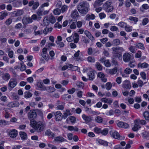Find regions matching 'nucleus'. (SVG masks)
I'll return each instance as SVG.
<instances>
[{
    "label": "nucleus",
    "instance_id": "8",
    "mask_svg": "<svg viewBox=\"0 0 149 149\" xmlns=\"http://www.w3.org/2000/svg\"><path fill=\"white\" fill-rule=\"evenodd\" d=\"M65 103L63 102L58 100L56 104V106L57 109L58 110H63L64 108Z\"/></svg>",
    "mask_w": 149,
    "mask_h": 149
},
{
    "label": "nucleus",
    "instance_id": "43",
    "mask_svg": "<svg viewBox=\"0 0 149 149\" xmlns=\"http://www.w3.org/2000/svg\"><path fill=\"white\" fill-rule=\"evenodd\" d=\"M136 48H138L141 49H144L145 47L143 44L141 43H138L137 44L136 46Z\"/></svg>",
    "mask_w": 149,
    "mask_h": 149
},
{
    "label": "nucleus",
    "instance_id": "21",
    "mask_svg": "<svg viewBox=\"0 0 149 149\" xmlns=\"http://www.w3.org/2000/svg\"><path fill=\"white\" fill-rule=\"evenodd\" d=\"M5 81H8L10 78V75L8 73L3 74L1 77Z\"/></svg>",
    "mask_w": 149,
    "mask_h": 149
},
{
    "label": "nucleus",
    "instance_id": "41",
    "mask_svg": "<svg viewBox=\"0 0 149 149\" xmlns=\"http://www.w3.org/2000/svg\"><path fill=\"white\" fill-rule=\"evenodd\" d=\"M95 66L99 70H102V66L99 62H97L95 64Z\"/></svg>",
    "mask_w": 149,
    "mask_h": 149
},
{
    "label": "nucleus",
    "instance_id": "13",
    "mask_svg": "<svg viewBox=\"0 0 149 149\" xmlns=\"http://www.w3.org/2000/svg\"><path fill=\"white\" fill-rule=\"evenodd\" d=\"M82 118L85 121L86 123H87L91 121V117L90 116H87L85 114H83L82 115Z\"/></svg>",
    "mask_w": 149,
    "mask_h": 149
},
{
    "label": "nucleus",
    "instance_id": "42",
    "mask_svg": "<svg viewBox=\"0 0 149 149\" xmlns=\"http://www.w3.org/2000/svg\"><path fill=\"white\" fill-rule=\"evenodd\" d=\"M105 85H106V89L107 91H109V90H110L111 89V88L112 86V84H111V83L110 82H108Z\"/></svg>",
    "mask_w": 149,
    "mask_h": 149
},
{
    "label": "nucleus",
    "instance_id": "40",
    "mask_svg": "<svg viewBox=\"0 0 149 149\" xmlns=\"http://www.w3.org/2000/svg\"><path fill=\"white\" fill-rule=\"evenodd\" d=\"M49 22H50L51 23L54 24L56 22V19L52 15L50 16L49 17Z\"/></svg>",
    "mask_w": 149,
    "mask_h": 149
},
{
    "label": "nucleus",
    "instance_id": "64",
    "mask_svg": "<svg viewBox=\"0 0 149 149\" xmlns=\"http://www.w3.org/2000/svg\"><path fill=\"white\" fill-rule=\"evenodd\" d=\"M101 134L104 135H106L108 133V130L107 129H104L101 131Z\"/></svg>",
    "mask_w": 149,
    "mask_h": 149
},
{
    "label": "nucleus",
    "instance_id": "15",
    "mask_svg": "<svg viewBox=\"0 0 149 149\" xmlns=\"http://www.w3.org/2000/svg\"><path fill=\"white\" fill-rule=\"evenodd\" d=\"M88 76L89 77V79L90 80H93L95 78L94 72L92 71H89L87 73Z\"/></svg>",
    "mask_w": 149,
    "mask_h": 149
},
{
    "label": "nucleus",
    "instance_id": "39",
    "mask_svg": "<svg viewBox=\"0 0 149 149\" xmlns=\"http://www.w3.org/2000/svg\"><path fill=\"white\" fill-rule=\"evenodd\" d=\"M112 2L111 0H109L107 1L103 5V8L111 6Z\"/></svg>",
    "mask_w": 149,
    "mask_h": 149
},
{
    "label": "nucleus",
    "instance_id": "38",
    "mask_svg": "<svg viewBox=\"0 0 149 149\" xmlns=\"http://www.w3.org/2000/svg\"><path fill=\"white\" fill-rule=\"evenodd\" d=\"M71 96L70 95H68V94H65L63 95L62 97L64 100H68L71 98Z\"/></svg>",
    "mask_w": 149,
    "mask_h": 149
},
{
    "label": "nucleus",
    "instance_id": "10",
    "mask_svg": "<svg viewBox=\"0 0 149 149\" xmlns=\"http://www.w3.org/2000/svg\"><path fill=\"white\" fill-rule=\"evenodd\" d=\"M132 56L129 53H125L123 56V61L125 62L129 61L131 58Z\"/></svg>",
    "mask_w": 149,
    "mask_h": 149
},
{
    "label": "nucleus",
    "instance_id": "32",
    "mask_svg": "<svg viewBox=\"0 0 149 149\" xmlns=\"http://www.w3.org/2000/svg\"><path fill=\"white\" fill-rule=\"evenodd\" d=\"M143 116L145 119L149 121V112L148 111H145L144 112Z\"/></svg>",
    "mask_w": 149,
    "mask_h": 149
},
{
    "label": "nucleus",
    "instance_id": "2",
    "mask_svg": "<svg viewBox=\"0 0 149 149\" xmlns=\"http://www.w3.org/2000/svg\"><path fill=\"white\" fill-rule=\"evenodd\" d=\"M89 7L88 3L86 1H84L79 3L77 6V9L80 13L85 15L88 11Z\"/></svg>",
    "mask_w": 149,
    "mask_h": 149
},
{
    "label": "nucleus",
    "instance_id": "6",
    "mask_svg": "<svg viewBox=\"0 0 149 149\" xmlns=\"http://www.w3.org/2000/svg\"><path fill=\"white\" fill-rule=\"evenodd\" d=\"M56 121H61L63 118V115L60 111H58L54 113Z\"/></svg>",
    "mask_w": 149,
    "mask_h": 149
},
{
    "label": "nucleus",
    "instance_id": "56",
    "mask_svg": "<svg viewBox=\"0 0 149 149\" xmlns=\"http://www.w3.org/2000/svg\"><path fill=\"white\" fill-rule=\"evenodd\" d=\"M21 65V67L20 68L21 71H24L26 69V65L23 63H20Z\"/></svg>",
    "mask_w": 149,
    "mask_h": 149
},
{
    "label": "nucleus",
    "instance_id": "14",
    "mask_svg": "<svg viewBox=\"0 0 149 149\" xmlns=\"http://www.w3.org/2000/svg\"><path fill=\"white\" fill-rule=\"evenodd\" d=\"M84 34L92 41H94V38L88 31H84Z\"/></svg>",
    "mask_w": 149,
    "mask_h": 149
},
{
    "label": "nucleus",
    "instance_id": "61",
    "mask_svg": "<svg viewBox=\"0 0 149 149\" xmlns=\"http://www.w3.org/2000/svg\"><path fill=\"white\" fill-rule=\"evenodd\" d=\"M47 90L48 92H52L54 91L55 90V89L52 87L50 86L49 87H47Z\"/></svg>",
    "mask_w": 149,
    "mask_h": 149
},
{
    "label": "nucleus",
    "instance_id": "57",
    "mask_svg": "<svg viewBox=\"0 0 149 149\" xmlns=\"http://www.w3.org/2000/svg\"><path fill=\"white\" fill-rule=\"evenodd\" d=\"M60 10L58 8H56L54 11V14L56 15H59L60 14Z\"/></svg>",
    "mask_w": 149,
    "mask_h": 149
},
{
    "label": "nucleus",
    "instance_id": "63",
    "mask_svg": "<svg viewBox=\"0 0 149 149\" xmlns=\"http://www.w3.org/2000/svg\"><path fill=\"white\" fill-rule=\"evenodd\" d=\"M113 42L116 45H119L120 44V40L118 39H116L113 40Z\"/></svg>",
    "mask_w": 149,
    "mask_h": 149
},
{
    "label": "nucleus",
    "instance_id": "23",
    "mask_svg": "<svg viewBox=\"0 0 149 149\" xmlns=\"http://www.w3.org/2000/svg\"><path fill=\"white\" fill-rule=\"evenodd\" d=\"M138 120H135V124L134 127L132 128V130L134 131H136L138 130L139 128H140V127L137 124Z\"/></svg>",
    "mask_w": 149,
    "mask_h": 149
},
{
    "label": "nucleus",
    "instance_id": "3",
    "mask_svg": "<svg viewBox=\"0 0 149 149\" xmlns=\"http://www.w3.org/2000/svg\"><path fill=\"white\" fill-rule=\"evenodd\" d=\"M112 49L113 50L112 53L118 58L122 56V53L121 52L124 51L122 47H113Z\"/></svg>",
    "mask_w": 149,
    "mask_h": 149
},
{
    "label": "nucleus",
    "instance_id": "28",
    "mask_svg": "<svg viewBox=\"0 0 149 149\" xmlns=\"http://www.w3.org/2000/svg\"><path fill=\"white\" fill-rule=\"evenodd\" d=\"M68 137L69 140H72V139L73 140H78V137L76 135L74 136H73V135L72 134H69L68 135Z\"/></svg>",
    "mask_w": 149,
    "mask_h": 149
},
{
    "label": "nucleus",
    "instance_id": "49",
    "mask_svg": "<svg viewBox=\"0 0 149 149\" xmlns=\"http://www.w3.org/2000/svg\"><path fill=\"white\" fill-rule=\"evenodd\" d=\"M124 72L125 74H129L132 72V70L130 68H127L125 70Z\"/></svg>",
    "mask_w": 149,
    "mask_h": 149
},
{
    "label": "nucleus",
    "instance_id": "20",
    "mask_svg": "<svg viewBox=\"0 0 149 149\" xmlns=\"http://www.w3.org/2000/svg\"><path fill=\"white\" fill-rule=\"evenodd\" d=\"M106 0H97L93 4V6L95 8L99 6L102 4V2Z\"/></svg>",
    "mask_w": 149,
    "mask_h": 149
},
{
    "label": "nucleus",
    "instance_id": "50",
    "mask_svg": "<svg viewBox=\"0 0 149 149\" xmlns=\"http://www.w3.org/2000/svg\"><path fill=\"white\" fill-rule=\"evenodd\" d=\"M123 87L127 89H130L131 88V85L130 83L125 84L123 85Z\"/></svg>",
    "mask_w": 149,
    "mask_h": 149
},
{
    "label": "nucleus",
    "instance_id": "7",
    "mask_svg": "<svg viewBox=\"0 0 149 149\" xmlns=\"http://www.w3.org/2000/svg\"><path fill=\"white\" fill-rule=\"evenodd\" d=\"M17 84V83L16 80L14 79L11 78L8 84V86L9 87L13 89L16 86Z\"/></svg>",
    "mask_w": 149,
    "mask_h": 149
},
{
    "label": "nucleus",
    "instance_id": "19",
    "mask_svg": "<svg viewBox=\"0 0 149 149\" xmlns=\"http://www.w3.org/2000/svg\"><path fill=\"white\" fill-rule=\"evenodd\" d=\"M79 16V14L76 9L72 11L71 14V17L74 19H76L78 18Z\"/></svg>",
    "mask_w": 149,
    "mask_h": 149
},
{
    "label": "nucleus",
    "instance_id": "55",
    "mask_svg": "<svg viewBox=\"0 0 149 149\" xmlns=\"http://www.w3.org/2000/svg\"><path fill=\"white\" fill-rule=\"evenodd\" d=\"M141 56V52L140 51H139L138 52L135 54V57L136 58H139Z\"/></svg>",
    "mask_w": 149,
    "mask_h": 149
},
{
    "label": "nucleus",
    "instance_id": "16",
    "mask_svg": "<svg viewBox=\"0 0 149 149\" xmlns=\"http://www.w3.org/2000/svg\"><path fill=\"white\" fill-rule=\"evenodd\" d=\"M117 125L119 127L124 128H127L129 127V125L123 122H120L118 123Z\"/></svg>",
    "mask_w": 149,
    "mask_h": 149
},
{
    "label": "nucleus",
    "instance_id": "37",
    "mask_svg": "<svg viewBox=\"0 0 149 149\" xmlns=\"http://www.w3.org/2000/svg\"><path fill=\"white\" fill-rule=\"evenodd\" d=\"M24 97L26 98H28L31 97L32 94L29 91H26L24 93Z\"/></svg>",
    "mask_w": 149,
    "mask_h": 149
},
{
    "label": "nucleus",
    "instance_id": "12",
    "mask_svg": "<svg viewBox=\"0 0 149 149\" xmlns=\"http://www.w3.org/2000/svg\"><path fill=\"white\" fill-rule=\"evenodd\" d=\"M118 68L117 67H115L113 69H107L106 70V72L109 74L113 75L115 74L117 72Z\"/></svg>",
    "mask_w": 149,
    "mask_h": 149
},
{
    "label": "nucleus",
    "instance_id": "60",
    "mask_svg": "<svg viewBox=\"0 0 149 149\" xmlns=\"http://www.w3.org/2000/svg\"><path fill=\"white\" fill-rule=\"evenodd\" d=\"M37 13L38 17H40V16L42 15V10L40 9L38 10Z\"/></svg>",
    "mask_w": 149,
    "mask_h": 149
},
{
    "label": "nucleus",
    "instance_id": "5",
    "mask_svg": "<svg viewBox=\"0 0 149 149\" xmlns=\"http://www.w3.org/2000/svg\"><path fill=\"white\" fill-rule=\"evenodd\" d=\"M47 48H44L42 49V53L41 54V55L46 61H48L49 59V56L48 54H47Z\"/></svg>",
    "mask_w": 149,
    "mask_h": 149
},
{
    "label": "nucleus",
    "instance_id": "1",
    "mask_svg": "<svg viewBox=\"0 0 149 149\" xmlns=\"http://www.w3.org/2000/svg\"><path fill=\"white\" fill-rule=\"evenodd\" d=\"M30 124L31 126L38 132H41L45 129L46 124L41 121L38 122L36 121H32L30 123Z\"/></svg>",
    "mask_w": 149,
    "mask_h": 149
},
{
    "label": "nucleus",
    "instance_id": "25",
    "mask_svg": "<svg viewBox=\"0 0 149 149\" xmlns=\"http://www.w3.org/2000/svg\"><path fill=\"white\" fill-rule=\"evenodd\" d=\"M19 134L22 139H27V134L25 132L21 131L19 132Z\"/></svg>",
    "mask_w": 149,
    "mask_h": 149
},
{
    "label": "nucleus",
    "instance_id": "24",
    "mask_svg": "<svg viewBox=\"0 0 149 149\" xmlns=\"http://www.w3.org/2000/svg\"><path fill=\"white\" fill-rule=\"evenodd\" d=\"M95 121L99 123H103L104 124H106V122H103V118L100 116H97L95 118Z\"/></svg>",
    "mask_w": 149,
    "mask_h": 149
},
{
    "label": "nucleus",
    "instance_id": "36",
    "mask_svg": "<svg viewBox=\"0 0 149 149\" xmlns=\"http://www.w3.org/2000/svg\"><path fill=\"white\" fill-rule=\"evenodd\" d=\"M8 15V13L5 12L0 13V19L2 20L5 17H6Z\"/></svg>",
    "mask_w": 149,
    "mask_h": 149
},
{
    "label": "nucleus",
    "instance_id": "54",
    "mask_svg": "<svg viewBox=\"0 0 149 149\" xmlns=\"http://www.w3.org/2000/svg\"><path fill=\"white\" fill-rule=\"evenodd\" d=\"M68 9V6L65 5L62 6L61 8V10L62 13H63L66 11Z\"/></svg>",
    "mask_w": 149,
    "mask_h": 149
},
{
    "label": "nucleus",
    "instance_id": "34",
    "mask_svg": "<svg viewBox=\"0 0 149 149\" xmlns=\"http://www.w3.org/2000/svg\"><path fill=\"white\" fill-rule=\"evenodd\" d=\"M106 11L109 13L112 11L113 9V6H110L105 7H104Z\"/></svg>",
    "mask_w": 149,
    "mask_h": 149
},
{
    "label": "nucleus",
    "instance_id": "59",
    "mask_svg": "<svg viewBox=\"0 0 149 149\" xmlns=\"http://www.w3.org/2000/svg\"><path fill=\"white\" fill-rule=\"evenodd\" d=\"M70 120L72 123H74L76 122V118L74 116H71L70 118Z\"/></svg>",
    "mask_w": 149,
    "mask_h": 149
},
{
    "label": "nucleus",
    "instance_id": "53",
    "mask_svg": "<svg viewBox=\"0 0 149 149\" xmlns=\"http://www.w3.org/2000/svg\"><path fill=\"white\" fill-rule=\"evenodd\" d=\"M148 18H145L142 21V24L143 25H145L148 23Z\"/></svg>",
    "mask_w": 149,
    "mask_h": 149
},
{
    "label": "nucleus",
    "instance_id": "35",
    "mask_svg": "<svg viewBox=\"0 0 149 149\" xmlns=\"http://www.w3.org/2000/svg\"><path fill=\"white\" fill-rule=\"evenodd\" d=\"M81 40L85 44L88 43L89 42V40L87 39L85 36H82Z\"/></svg>",
    "mask_w": 149,
    "mask_h": 149
},
{
    "label": "nucleus",
    "instance_id": "46",
    "mask_svg": "<svg viewBox=\"0 0 149 149\" xmlns=\"http://www.w3.org/2000/svg\"><path fill=\"white\" fill-rule=\"evenodd\" d=\"M129 19L130 20L134 21L135 22V24H136V22L138 21V18L132 16L130 17Z\"/></svg>",
    "mask_w": 149,
    "mask_h": 149
},
{
    "label": "nucleus",
    "instance_id": "52",
    "mask_svg": "<svg viewBox=\"0 0 149 149\" xmlns=\"http://www.w3.org/2000/svg\"><path fill=\"white\" fill-rule=\"evenodd\" d=\"M105 65L106 67H109L111 65V64L110 63L109 61L108 60H106L104 62Z\"/></svg>",
    "mask_w": 149,
    "mask_h": 149
},
{
    "label": "nucleus",
    "instance_id": "31",
    "mask_svg": "<svg viewBox=\"0 0 149 149\" xmlns=\"http://www.w3.org/2000/svg\"><path fill=\"white\" fill-rule=\"evenodd\" d=\"M71 115V113L70 112V111L69 110L67 109L66 111V112H64L63 113V118L65 119L68 116Z\"/></svg>",
    "mask_w": 149,
    "mask_h": 149
},
{
    "label": "nucleus",
    "instance_id": "30",
    "mask_svg": "<svg viewBox=\"0 0 149 149\" xmlns=\"http://www.w3.org/2000/svg\"><path fill=\"white\" fill-rule=\"evenodd\" d=\"M49 17H45L43 20V23L45 26H48L49 24Z\"/></svg>",
    "mask_w": 149,
    "mask_h": 149
},
{
    "label": "nucleus",
    "instance_id": "45",
    "mask_svg": "<svg viewBox=\"0 0 149 149\" xmlns=\"http://www.w3.org/2000/svg\"><path fill=\"white\" fill-rule=\"evenodd\" d=\"M127 24L123 22H121L119 23L118 25L122 28L125 27L126 26Z\"/></svg>",
    "mask_w": 149,
    "mask_h": 149
},
{
    "label": "nucleus",
    "instance_id": "18",
    "mask_svg": "<svg viewBox=\"0 0 149 149\" xmlns=\"http://www.w3.org/2000/svg\"><path fill=\"white\" fill-rule=\"evenodd\" d=\"M19 105V103L17 102H11L7 104V106L9 107L13 108L18 107Z\"/></svg>",
    "mask_w": 149,
    "mask_h": 149
},
{
    "label": "nucleus",
    "instance_id": "29",
    "mask_svg": "<svg viewBox=\"0 0 149 149\" xmlns=\"http://www.w3.org/2000/svg\"><path fill=\"white\" fill-rule=\"evenodd\" d=\"M111 136L115 139H118L120 137V135L117 132L115 131L112 132Z\"/></svg>",
    "mask_w": 149,
    "mask_h": 149
},
{
    "label": "nucleus",
    "instance_id": "17",
    "mask_svg": "<svg viewBox=\"0 0 149 149\" xmlns=\"http://www.w3.org/2000/svg\"><path fill=\"white\" fill-rule=\"evenodd\" d=\"M24 11L23 10L15 11L13 12V16L17 17L22 15L24 13Z\"/></svg>",
    "mask_w": 149,
    "mask_h": 149
},
{
    "label": "nucleus",
    "instance_id": "62",
    "mask_svg": "<svg viewBox=\"0 0 149 149\" xmlns=\"http://www.w3.org/2000/svg\"><path fill=\"white\" fill-rule=\"evenodd\" d=\"M93 53V50L91 47H89L88 49L87 53L89 55H91Z\"/></svg>",
    "mask_w": 149,
    "mask_h": 149
},
{
    "label": "nucleus",
    "instance_id": "22",
    "mask_svg": "<svg viewBox=\"0 0 149 149\" xmlns=\"http://www.w3.org/2000/svg\"><path fill=\"white\" fill-rule=\"evenodd\" d=\"M45 134L46 135L51 136L52 139L54 138L55 136V135L49 129L46 131Z\"/></svg>",
    "mask_w": 149,
    "mask_h": 149
},
{
    "label": "nucleus",
    "instance_id": "33",
    "mask_svg": "<svg viewBox=\"0 0 149 149\" xmlns=\"http://www.w3.org/2000/svg\"><path fill=\"white\" fill-rule=\"evenodd\" d=\"M52 28L51 27L50 28H47L46 27L43 31V33L46 34L49 32H51L52 30Z\"/></svg>",
    "mask_w": 149,
    "mask_h": 149
},
{
    "label": "nucleus",
    "instance_id": "48",
    "mask_svg": "<svg viewBox=\"0 0 149 149\" xmlns=\"http://www.w3.org/2000/svg\"><path fill=\"white\" fill-rule=\"evenodd\" d=\"M39 5V3L38 2H36L34 3L32 9L33 10L36 9Z\"/></svg>",
    "mask_w": 149,
    "mask_h": 149
},
{
    "label": "nucleus",
    "instance_id": "27",
    "mask_svg": "<svg viewBox=\"0 0 149 149\" xmlns=\"http://www.w3.org/2000/svg\"><path fill=\"white\" fill-rule=\"evenodd\" d=\"M38 86L39 88H41V90H47L48 88L44 86L42 82L38 83Z\"/></svg>",
    "mask_w": 149,
    "mask_h": 149
},
{
    "label": "nucleus",
    "instance_id": "11",
    "mask_svg": "<svg viewBox=\"0 0 149 149\" xmlns=\"http://www.w3.org/2000/svg\"><path fill=\"white\" fill-rule=\"evenodd\" d=\"M22 21L23 24L24 25H27L33 22L32 19L30 17H24L22 19Z\"/></svg>",
    "mask_w": 149,
    "mask_h": 149
},
{
    "label": "nucleus",
    "instance_id": "44",
    "mask_svg": "<svg viewBox=\"0 0 149 149\" xmlns=\"http://www.w3.org/2000/svg\"><path fill=\"white\" fill-rule=\"evenodd\" d=\"M79 52L80 51L79 50H78L74 54V57L75 58L76 60L77 61H78L79 59Z\"/></svg>",
    "mask_w": 149,
    "mask_h": 149
},
{
    "label": "nucleus",
    "instance_id": "47",
    "mask_svg": "<svg viewBox=\"0 0 149 149\" xmlns=\"http://www.w3.org/2000/svg\"><path fill=\"white\" fill-rule=\"evenodd\" d=\"M88 61L90 62L94 63L95 61V59L93 56H89L87 58Z\"/></svg>",
    "mask_w": 149,
    "mask_h": 149
},
{
    "label": "nucleus",
    "instance_id": "51",
    "mask_svg": "<svg viewBox=\"0 0 149 149\" xmlns=\"http://www.w3.org/2000/svg\"><path fill=\"white\" fill-rule=\"evenodd\" d=\"M12 22V19L11 18L7 19L5 22V24L9 26Z\"/></svg>",
    "mask_w": 149,
    "mask_h": 149
},
{
    "label": "nucleus",
    "instance_id": "4",
    "mask_svg": "<svg viewBox=\"0 0 149 149\" xmlns=\"http://www.w3.org/2000/svg\"><path fill=\"white\" fill-rule=\"evenodd\" d=\"M37 116V113L34 110H31L29 112L28 117L30 120V122L32 121H36L35 119Z\"/></svg>",
    "mask_w": 149,
    "mask_h": 149
},
{
    "label": "nucleus",
    "instance_id": "26",
    "mask_svg": "<svg viewBox=\"0 0 149 149\" xmlns=\"http://www.w3.org/2000/svg\"><path fill=\"white\" fill-rule=\"evenodd\" d=\"M96 142L97 143L103 146H107L108 144V142L105 140H96Z\"/></svg>",
    "mask_w": 149,
    "mask_h": 149
},
{
    "label": "nucleus",
    "instance_id": "9",
    "mask_svg": "<svg viewBox=\"0 0 149 149\" xmlns=\"http://www.w3.org/2000/svg\"><path fill=\"white\" fill-rule=\"evenodd\" d=\"M8 133L9 136L12 138L16 137L18 134L17 131L15 129H13L9 131Z\"/></svg>",
    "mask_w": 149,
    "mask_h": 149
},
{
    "label": "nucleus",
    "instance_id": "58",
    "mask_svg": "<svg viewBox=\"0 0 149 149\" xmlns=\"http://www.w3.org/2000/svg\"><path fill=\"white\" fill-rule=\"evenodd\" d=\"M41 18L40 17L37 16V15L36 14L33 15L31 17L32 19L34 20L37 19H40Z\"/></svg>",
    "mask_w": 149,
    "mask_h": 149
}]
</instances>
